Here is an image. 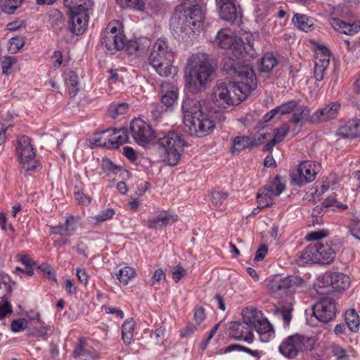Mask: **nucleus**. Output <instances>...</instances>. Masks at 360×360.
<instances>
[{"instance_id": "nucleus-49", "label": "nucleus", "mask_w": 360, "mask_h": 360, "mask_svg": "<svg viewBox=\"0 0 360 360\" xmlns=\"http://www.w3.org/2000/svg\"><path fill=\"white\" fill-rule=\"evenodd\" d=\"M323 205L325 207H331L334 208H341L342 210H346L348 207L347 205L339 202L336 199L335 195L328 196L323 202Z\"/></svg>"}, {"instance_id": "nucleus-8", "label": "nucleus", "mask_w": 360, "mask_h": 360, "mask_svg": "<svg viewBox=\"0 0 360 360\" xmlns=\"http://www.w3.org/2000/svg\"><path fill=\"white\" fill-rule=\"evenodd\" d=\"M158 143L162 148L163 160L171 166L176 165L182 155L185 141L175 131H169L158 138Z\"/></svg>"}, {"instance_id": "nucleus-48", "label": "nucleus", "mask_w": 360, "mask_h": 360, "mask_svg": "<svg viewBox=\"0 0 360 360\" xmlns=\"http://www.w3.org/2000/svg\"><path fill=\"white\" fill-rule=\"evenodd\" d=\"M328 188L329 186L326 184L321 185L320 190L316 188H312L307 194L306 199L308 200H313L314 201L318 200L319 199L320 195L326 191H328Z\"/></svg>"}, {"instance_id": "nucleus-50", "label": "nucleus", "mask_w": 360, "mask_h": 360, "mask_svg": "<svg viewBox=\"0 0 360 360\" xmlns=\"http://www.w3.org/2000/svg\"><path fill=\"white\" fill-rule=\"evenodd\" d=\"M122 7L141 9L144 6L143 0H116Z\"/></svg>"}, {"instance_id": "nucleus-47", "label": "nucleus", "mask_w": 360, "mask_h": 360, "mask_svg": "<svg viewBox=\"0 0 360 360\" xmlns=\"http://www.w3.org/2000/svg\"><path fill=\"white\" fill-rule=\"evenodd\" d=\"M297 106V102L295 101H288L282 105L276 108V110L278 112V115H286L288 114L296 108Z\"/></svg>"}, {"instance_id": "nucleus-17", "label": "nucleus", "mask_w": 360, "mask_h": 360, "mask_svg": "<svg viewBox=\"0 0 360 360\" xmlns=\"http://www.w3.org/2000/svg\"><path fill=\"white\" fill-rule=\"evenodd\" d=\"M249 91H219L214 92L212 101L221 108H226L231 105H238L248 96Z\"/></svg>"}, {"instance_id": "nucleus-57", "label": "nucleus", "mask_w": 360, "mask_h": 360, "mask_svg": "<svg viewBox=\"0 0 360 360\" xmlns=\"http://www.w3.org/2000/svg\"><path fill=\"white\" fill-rule=\"evenodd\" d=\"M171 272L172 278L176 283H178L186 274V269L181 266H174Z\"/></svg>"}, {"instance_id": "nucleus-32", "label": "nucleus", "mask_w": 360, "mask_h": 360, "mask_svg": "<svg viewBox=\"0 0 360 360\" xmlns=\"http://www.w3.org/2000/svg\"><path fill=\"white\" fill-rule=\"evenodd\" d=\"M242 314L243 322L248 327L255 328L263 319L262 312L253 308H246L243 310Z\"/></svg>"}, {"instance_id": "nucleus-11", "label": "nucleus", "mask_w": 360, "mask_h": 360, "mask_svg": "<svg viewBox=\"0 0 360 360\" xmlns=\"http://www.w3.org/2000/svg\"><path fill=\"white\" fill-rule=\"evenodd\" d=\"M102 44L110 54L124 48L125 36L119 21H112L108 25L102 37Z\"/></svg>"}, {"instance_id": "nucleus-1", "label": "nucleus", "mask_w": 360, "mask_h": 360, "mask_svg": "<svg viewBox=\"0 0 360 360\" xmlns=\"http://www.w3.org/2000/svg\"><path fill=\"white\" fill-rule=\"evenodd\" d=\"M185 131L191 136H203L213 131L215 122H223L225 116L203 101L186 98L182 104Z\"/></svg>"}, {"instance_id": "nucleus-3", "label": "nucleus", "mask_w": 360, "mask_h": 360, "mask_svg": "<svg viewBox=\"0 0 360 360\" xmlns=\"http://www.w3.org/2000/svg\"><path fill=\"white\" fill-rule=\"evenodd\" d=\"M214 69L208 55L196 53L192 55L187 61L185 69V85L188 89L199 90L206 88L207 84L212 79Z\"/></svg>"}, {"instance_id": "nucleus-18", "label": "nucleus", "mask_w": 360, "mask_h": 360, "mask_svg": "<svg viewBox=\"0 0 360 360\" xmlns=\"http://www.w3.org/2000/svg\"><path fill=\"white\" fill-rule=\"evenodd\" d=\"M266 139V134L259 132L249 136H236L233 140V151H240L245 148L258 146Z\"/></svg>"}, {"instance_id": "nucleus-29", "label": "nucleus", "mask_w": 360, "mask_h": 360, "mask_svg": "<svg viewBox=\"0 0 360 360\" xmlns=\"http://www.w3.org/2000/svg\"><path fill=\"white\" fill-rule=\"evenodd\" d=\"M332 27L340 33L347 35H354L360 31V22L347 23L340 19H333Z\"/></svg>"}, {"instance_id": "nucleus-15", "label": "nucleus", "mask_w": 360, "mask_h": 360, "mask_svg": "<svg viewBox=\"0 0 360 360\" xmlns=\"http://www.w3.org/2000/svg\"><path fill=\"white\" fill-rule=\"evenodd\" d=\"M132 138L140 146H146L155 138L150 126L141 119H134L130 124Z\"/></svg>"}, {"instance_id": "nucleus-40", "label": "nucleus", "mask_w": 360, "mask_h": 360, "mask_svg": "<svg viewBox=\"0 0 360 360\" xmlns=\"http://www.w3.org/2000/svg\"><path fill=\"white\" fill-rule=\"evenodd\" d=\"M134 321L132 319H127L122 327V340L126 345H130L133 339Z\"/></svg>"}, {"instance_id": "nucleus-21", "label": "nucleus", "mask_w": 360, "mask_h": 360, "mask_svg": "<svg viewBox=\"0 0 360 360\" xmlns=\"http://www.w3.org/2000/svg\"><path fill=\"white\" fill-rule=\"evenodd\" d=\"M229 335L238 340H243L248 343L253 342V333L245 323L231 322L228 328Z\"/></svg>"}, {"instance_id": "nucleus-20", "label": "nucleus", "mask_w": 360, "mask_h": 360, "mask_svg": "<svg viewBox=\"0 0 360 360\" xmlns=\"http://www.w3.org/2000/svg\"><path fill=\"white\" fill-rule=\"evenodd\" d=\"M80 225L79 217L69 216L66 217L63 224L50 226V233L61 236H71L75 234Z\"/></svg>"}, {"instance_id": "nucleus-64", "label": "nucleus", "mask_w": 360, "mask_h": 360, "mask_svg": "<svg viewBox=\"0 0 360 360\" xmlns=\"http://www.w3.org/2000/svg\"><path fill=\"white\" fill-rule=\"evenodd\" d=\"M352 235L360 240V220H354L350 225Z\"/></svg>"}, {"instance_id": "nucleus-5", "label": "nucleus", "mask_w": 360, "mask_h": 360, "mask_svg": "<svg viewBox=\"0 0 360 360\" xmlns=\"http://www.w3.org/2000/svg\"><path fill=\"white\" fill-rule=\"evenodd\" d=\"M148 60L150 64L162 77H168L176 72V68L172 65L174 60L173 50L165 38H160L155 42Z\"/></svg>"}, {"instance_id": "nucleus-39", "label": "nucleus", "mask_w": 360, "mask_h": 360, "mask_svg": "<svg viewBox=\"0 0 360 360\" xmlns=\"http://www.w3.org/2000/svg\"><path fill=\"white\" fill-rule=\"evenodd\" d=\"M345 321L352 332H356L359 330L360 324L359 317L354 309H350L345 312Z\"/></svg>"}, {"instance_id": "nucleus-12", "label": "nucleus", "mask_w": 360, "mask_h": 360, "mask_svg": "<svg viewBox=\"0 0 360 360\" xmlns=\"http://www.w3.org/2000/svg\"><path fill=\"white\" fill-rule=\"evenodd\" d=\"M305 281L299 276L292 275L283 278L274 279L268 284V289L274 295H283L295 293L304 287Z\"/></svg>"}, {"instance_id": "nucleus-6", "label": "nucleus", "mask_w": 360, "mask_h": 360, "mask_svg": "<svg viewBox=\"0 0 360 360\" xmlns=\"http://www.w3.org/2000/svg\"><path fill=\"white\" fill-rule=\"evenodd\" d=\"M216 41L219 48L231 51L232 53L239 59L248 60L256 56L253 43L250 41L244 42L229 29L220 30L217 33Z\"/></svg>"}, {"instance_id": "nucleus-41", "label": "nucleus", "mask_w": 360, "mask_h": 360, "mask_svg": "<svg viewBox=\"0 0 360 360\" xmlns=\"http://www.w3.org/2000/svg\"><path fill=\"white\" fill-rule=\"evenodd\" d=\"M115 276L120 284L126 285L128 284L129 281L136 276V271L132 267L124 266L120 269Z\"/></svg>"}, {"instance_id": "nucleus-54", "label": "nucleus", "mask_w": 360, "mask_h": 360, "mask_svg": "<svg viewBox=\"0 0 360 360\" xmlns=\"http://www.w3.org/2000/svg\"><path fill=\"white\" fill-rule=\"evenodd\" d=\"M16 60L15 58L11 56H6L4 57L1 60V68H2V72L4 75H8L10 73V69L11 68L12 65L15 63Z\"/></svg>"}, {"instance_id": "nucleus-10", "label": "nucleus", "mask_w": 360, "mask_h": 360, "mask_svg": "<svg viewBox=\"0 0 360 360\" xmlns=\"http://www.w3.org/2000/svg\"><path fill=\"white\" fill-rule=\"evenodd\" d=\"M16 142L15 153L18 161L27 171H34L39 165V162L36 159V150L30 138L22 135L18 137Z\"/></svg>"}, {"instance_id": "nucleus-45", "label": "nucleus", "mask_w": 360, "mask_h": 360, "mask_svg": "<svg viewBox=\"0 0 360 360\" xmlns=\"http://www.w3.org/2000/svg\"><path fill=\"white\" fill-rule=\"evenodd\" d=\"M23 0H1V9L6 13H13L18 8Z\"/></svg>"}, {"instance_id": "nucleus-59", "label": "nucleus", "mask_w": 360, "mask_h": 360, "mask_svg": "<svg viewBox=\"0 0 360 360\" xmlns=\"http://www.w3.org/2000/svg\"><path fill=\"white\" fill-rule=\"evenodd\" d=\"M195 324L199 326L205 319V309L202 307H197L194 311Z\"/></svg>"}, {"instance_id": "nucleus-63", "label": "nucleus", "mask_w": 360, "mask_h": 360, "mask_svg": "<svg viewBox=\"0 0 360 360\" xmlns=\"http://www.w3.org/2000/svg\"><path fill=\"white\" fill-rule=\"evenodd\" d=\"M26 325L27 322L24 319H17L12 321L11 328L13 332H20L26 327Z\"/></svg>"}, {"instance_id": "nucleus-46", "label": "nucleus", "mask_w": 360, "mask_h": 360, "mask_svg": "<svg viewBox=\"0 0 360 360\" xmlns=\"http://www.w3.org/2000/svg\"><path fill=\"white\" fill-rule=\"evenodd\" d=\"M228 194L224 191H214L212 193V205L216 208H219L223 202L226 200Z\"/></svg>"}, {"instance_id": "nucleus-4", "label": "nucleus", "mask_w": 360, "mask_h": 360, "mask_svg": "<svg viewBox=\"0 0 360 360\" xmlns=\"http://www.w3.org/2000/svg\"><path fill=\"white\" fill-rule=\"evenodd\" d=\"M223 70L227 72H233L236 75L241 78V81L237 83L229 82V86L225 83L218 84L219 90H229V87L242 90L243 86L246 90H255L257 88V79L252 68L248 64H243L236 62L231 57H225L223 59Z\"/></svg>"}, {"instance_id": "nucleus-25", "label": "nucleus", "mask_w": 360, "mask_h": 360, "mask_svg": "<svg viewBox=\"0 0 360 360\" xmlns=\"http://www.w3.org/2000/svg\"><path fill=\"white\" fill-rule=\"evenodd\" d=\"M323 281L330 283L333 290L341 291L345 290L349 285V278L342 273H328L323 276Z\"/></svg>"}, {"instance_id": "nucleus-22", "label": "nucleus", "mask_w": 360, "mask_h": 360, "mask_svg": "<svg viewBox=\"0 0 360 360\" xmlns=\"http://www.w3.org/2000/svg\"><path fill=\"white\" fill-rule=\"evenodd\" d=\"M216 2L219 7V15L222 19L234 22L240 18L241 13L237 10L233 0H216Z\"/></svg>"}, {"instance_id": "nucleus-36", "label": "nucleus", "mask_w": 360, "mask_h": 360, "mask_svg": "<svg viewBox=\"0 0 360 360\" xmlns=\"http://www.w3.org/2000/svg\"><path fill=\"white\" fill-rule=\"evenodd\" d=\"M293 311V303L292 300L282 304L278 308L276 309L275 313L283 321V324L285 326H289L292 319V311Z\"/></svg>"}, {"instance_id": "nucleus-19", "label": "nucleus", "mask_w": 360, "mask_h": 360, "mask_svg": "<svg viewBox=\"0 0 360 360\" xmlns=\"http://www.w3.org/2000/svg\"><path fill=\"white\" fill-rule=\"evenodd\" d=\"M330 51L323 46H319L316 51L314 77L317 81L323 79L325 72L329 65Z\"/></svg>"}, {"instance_id": "nucleus-53", "label": "nucleus", "mask_w": 360, "mask_h": 360, "mask_svg": "<svg viewBox=\"0 0 360 360\" xmlns=\"http://www.w3.org/2000/svg\"><path fill=\"white\" fill-rule=\"evenodd\" d=\"M115 214V211L113 209L108 208L101 212L98 214L94 217V219L97 222H103L111 219Z\"/></svg>"}, {"instance_id": "nucleus-24", "label": "nucleus", "mask_w": 360, "mask_h": 360, "mask_svg": "<svg viewBox=\"0 0 360 360\" xmlns=\"http://www.w3.org/2000/svg\"><path fill=\"white\" fill-rule=\"evenodd\" d=\"M339 108L340 104L338 103H331L323 108L315 112L310 117V122L319 123L333 120L336 117Z\"/></svg>"}, {"instance_id": "nucleus-33", "label": "nucleus", "mask_w": 360, "mask_h": 360, "mask_svg": "<svg viewBox=\"0 0 360 360\" xmlns=\"http://www.w3.org/2000/svg\"><path fill=\"white\" fill-rule=\"evenodd\" d=\"M292 22L298 29L306 32L310 31L314 25V20L313 18L300 13L294 15Z\"/></svg>"}, {"instance_id": "nucleus-23", "label": "nucleus", "mask_w": 360, "mask_h": 360, "mask_svg": "<svg viewBox=\"0 0 360 360\" xmlns=\"http://www.w3.org/2000/svg\"><path fill=\"white\" fill-rule=\"evenodd\" d=\"M75 359L82 358V360H97L99 359L98 352L94 349L84 338H80L72 352Z\"/></svg>"}, {"instance_id": "nucleus-52", "label": "nucleus", "mask_w": 360, "mask_h": 360, "mask_svg": "<svg viewBox=\"0 0 360 360\" xmlns=\"http://www.w3.org/2000/svg\"><path fill=\"white\" fill-rule=\"evenodd\" d=\"M102 169L104 172L108 173H117V172L120 170V167L117 166L112 163V162L108 158H104L102 160L101 163Z\"/></svg>"}, {"instance_id": "nucleus-62", "label": "nucleus", "mask_w": 360, "mask_h": 360, "mask_svg": "<svg viewBox=\"0 0 360 360\" xmlns=\"http://www.w3.org/2000/svg\"><path fill=\"white\" fill-rule=\"evenodd\" d=\"M198 330V326L193 323L188 324L185 328H184L180 332V337L181 338H186L188 336L191 335Z\"/></svg>"}, {"instance_id": "nucleus-38", "label": "nucleus", "mask_w": 360, "mask_h": 360, "mask_svg": "<svg viewBox=\"0 0 360 360\" xmlns=\"http://www.w3.org/2000/svg\"><path fill=\"white\" fill-rule=\"evenodd\" d=\"M277 64L278 61L274 56L272 53H267L261 59L259 70L261 72H269Z\"/></svg>"}, {"instance_id": "nucleus-37", "label": "nucleus", "mask_w": 360, "mask_h": 360, "mask_svg": "<svg viewBox=\"0 0 360 360\" xmlns=\"http://www.w3.org/2000/svg\"><path fill=\"white\" fill-rule=\"evenodd\" d=\"M285 189V186L281 184L280 179L276 177L274 181L265 186L264 195L268 198L272 199L273 197L278 196Z\"/></svg>"}, {"instance_id": "nucleus-60", "label": "nucleus", "mask_w": 360, "mask_h": 360, "mask_svg": "<svg viewBox=\"0 0 360 360\" xmlns=\"http://www.w3.org/2000/svg\"><path fill=\"white\" fill-rule=\"evenodd\" d=\"M327 236V232L323 230H319L311 231L306 236L305 238L307 240H316L325 238Z\"/></svg>"}, {"instance_id": "nucleus-43", "label": "nucleus", "mask_w": 360, "mask_h": 360, "mask_svg": "<svg viewBox=\"0 0 360 360\" xmlns=\"http://www.w3.org/2000/svg\"><path fill=\"white\" fill-rule=\"evenodd\" d=\"M124 48L126 49L128 54L131 56H139L141 53H144L146 48L141 45L137 40H129L125 41Z\"/></svg>"}, {"instance_id": "nucleus-2", "label": "nucleus", "mask_w": 360, "mask_h": 360, "mask_svg": "<svg viewBox=\"0 0 360 360\" xmlns=\"http://www.w3.org/2000/svg\"><path fill=\"white\" fill-rule=\"evenodd\" d=\"M177 10L181 13H175L170 20V28L176 37H182L183 34L190 35L198 32L202 27L205 13L199 0H184Z\"/></svg>"}, {"instance_id": "nucleus-51", "label": "nucleus", "mask_w": 360, "mask_h": 360, "mask_svg": "<svg viewBox=\"0 0 360 360\" xmlns=\"http://www.w3.org/2000/svg\"><path fill=\"white\" fill-rule=\"evenodd\" d=\"M166 280V274L161 269H158L155 271L153 276L151 278L150 285L158 288L157 285H159L161 282H164Z\"/></svg>"}, {"instance_id": "nucleus-16", "label": "nucleus", "mask_w": 360, "mask_h": 360, "mask_svg": "<svg viewBox=\"0 0 360 360\" xmlns=\"http://www.w3.org/2000/svg\"><path fill=\"white\" fill-rule=\"evenodd\" d=\"M313 314L320 321L329 322L336 316V303L330 297H324L314 305Z\"/></svg>"}, {"instance_id": "nucleus-30", "label": "nucleus", "mask_w": 360, "mask_h": 360, "mask_svg": "<svg viewBox=\"0 0 360 360\" xmlns=\"http://www.w3.org/2000/svg\"><path fill=\"white\" fill-rule=\"evenodd\" d=\"M310 110L307 106L296 107L290 122L302 127L307 121L310 122Z\"/></svg>"}, {"instance_id": "nucleus-61", "label": "nucleus", "mask_w": 360, "mask_h": 360, "mask_svg": "<svg viewBox=\"0 0 360 360\" xmlns=\"http://www.w3.org/2000/svg\"><path fill=\"white\" fill-rule=\"evenodd\" d=\"M258 208H264L269 207L272 204V199L268 198L264 195V191L262 193H257Z\"/></svg>"}, {"instance_id": "nucleus-31", "label": "nucleus", "mask_w": 360, "mask_h": 360, "mask_svg": "<svg viewBox=\"0 0 360 360\" xmlns=\"http://www.w3.org/2000/svg\"><path fill=\"white\" fill-rule=\"evenodd\" d=\"M177 220L176 215H170L167 214H160L156 217L149 219L147 226L149 229H159L172 224Z\"/></svg>"}, {"instance_id": "nucleus-44", "label": "nucleus", "mask_w": 360, "mask_h": 360, "mask_svg": "<svg viewBox=\"0 0 360 360\" xmlns=\"http://www.w3.org/2000/svg\"><path fill=\"white\" fill-rule=\"evenodd\" d=\"M179 95L177 91H165L161 96V103L167 108L172 107L177 103Z\"/></svg>"}, {"instance_id": "nucleus-28", "label": "nucleus", "mask_w": 360, "mask_h": 360, "mask_svg": "<svg viewBox=\"0 0 360 360\" xmlns=\"http://www.w3.org/2000/svg\"><path fill=\"white\" fill-rule=\"evenodd\" d=\"M64 3L68 8L69 13H89L93 8L91 0H64Z\"/></svg>"}, {"instance_id": "nucleus-34", "label": "nucleus", "mask_w": 360, "mask_h": 360, "mask_svg": "<svg viewBox=\"0 0 360 360\" xmlns=\"http://www.w3.org/2000/svg\"><path fill=\"white\" fill-rule=\"evenodd\" d=\"M256 331L260 335L262 342H268L274 336V331L269 321L263 318L255 327Z\"/></svg>"}, {"instance_id": "nucleus-14", "label": "nucleus", "mask_w": 360, "mask_h": 360, "mask_svg": "<svg viewBox=\"0 0 360 360\" xmlns=\"http://www.w3.org/2000/svg\"><path fill=\"white\" fill-rule=\"evenodd\" d=\"M320 170L319 164L307 160L302 162L297 169L292 172V181L297 185H303L314 181Z\"/></svg>"}, {"instance_id": "nucleus-55", "label": "nucleus", "mask_w": 360, "mask_h": 360, "mask_svg": "<svg viewBox=\"0 0 360 360\" xmlns=\"http://www.w3.org/2000/svg\"><path fill=\"white\" fill-rule=\"evenodd\" d=\"M234 349H239V350L244 351L255 357H259L260 355V352L257 350H252L250 348H248L246 347L237 345H231L229 346L226 348V351L231 352Z\"/></svg>"}, {"instance_id": "nucleus-26", "label": "nucleus", "mask_w": 360, "mask_h": 360, "mask_svg": "<svg viewBox=\"0 0 360 360\" xmlns=\"http://www.w3.org/2000/svg\"><path fill=\"white\" fill-rule=\"evenodd\" d=\"M70 14V30L76 35L82 34L86 29L89 20V13H69Z\"/></svg>"}, {"instance_id": "nucleus-9", "label": "nucleus", "mask_w": 360, "mask_h": 360, "mask_svg": "<svg viewBox=\"0 0 360 360\" xmlns=\"http://www.w3.org/2000/svg\"><path fill=\"white\" fill-rule=\"evenodd\" d=\"M317 346L316 340L297 334L289 336L279 346L280 352L288 359H293L300 352L314 350Z\"/></svg>"}, {"instance_id": "nucleus-42", "label": "nucleus", "mask_w": 360, "mask_h": 360, "mask_svg": "<svg viewBox=\"0 0 360 360\" xmlns=\"http://www.w3.org/2000/svg\"><path fill=\"white\" fill-rule=\"evenodd\" d=\"M129 109V105L127 103H113L110 104L108 113L110 117L116 119L120 115L125 114Z\"/></svg>"}, {"instance_id": "nucleus-56", "label": "nucleus", "mask_w": 360, "mask_h": 360, "mask_svg": "<svg viewBox=\"0 0 360 360\" xmlns=\"http://www.w3.org/2000/svg\"><path fill=\"white\" fill-rule=\"evenodd\" d=\"M332 353L337 360H349V356L347 354L346 351L338 345H333L332 347Z\"/></svg>"}, {"instance_id": "nucleus-13", "label": "nucleus", "mask_w": 360, "mask_h": 360, "mask_svg": "<svg viewBox=\"0 0 360 360\" xmlns=\"http://www.w3.org/2000/svg\"><path fill=\"white\" fill-rule=\"evenodd\" d=\"M129 139L127 129H108L95 136L93 139L94 143L98 146L107 148H117L120 145L127 142Z\"/></svg>"}, {"instance_id": "nucleus-7", "label": "nucleus", "mask_w": 360, "mask_h": 360, "mask_svg": "<svg viewBox=\"0 0 360 360\" xmlns=\"http://www.w3.org/2000/svg\"><path fill=\"white\" fill-rule=\"evenodd\" d=\"M336 252L337 248L332 243H316L302 252L298 262L300 265L308 263L328 264L333 262Z\"/></svg>"}, {"instance_id": "nucleus-58", "label": "nucleus", "mask_w": 360, "mask_h": 360, "mask_svg": "<svg viewBox=\"0 0 360 360\" xmlns=\"http://www.w3.org/2000/svg\"><path fill=\"white\" fill-rule=\"evenodd\" d=\"M25 44V39L21 37H12L10 39V49L18 51Z\"/></svg>"}, {"instance_id": "nucleus-27", "label": "nucleus", "mask_w": 360, "mask_h": 360, "mask_svg": "<svg viewBox=\"0 0 360 360\" xmlns=\"http://www.w3.org/2000/svg\"><path fill=\"white\" fill-rule=\"evenodd\" d=\"M337 134L345 139H354L360 136V120L354 119L348 121L338 129Z\"/></svg>"}, {"instance_id": "nucleus-35", "label": "nucleus", "mask_w": 360, "mask_h": 360, "mask_svg": "<svg viewBox=\"0 0 360 360\" xmlns=\"http://www.w3.org/2000/svg\"><path fill=\"white\" fill-rule=\"evenodd\" d=\"M289 126L288 124H283L279 128L274 131V137L264 146L263 150L267 151L271 150L276 143L282 141L289 131Z\"/></svg>"}]
</instances>
